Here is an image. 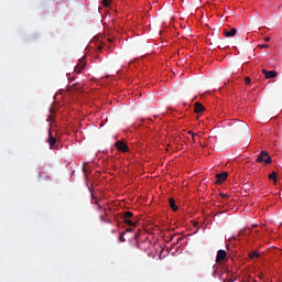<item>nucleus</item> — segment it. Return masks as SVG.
Listing matches in <instances>:
<instances>
[{"instance_id": "f257e3e1", "label": "nucleus", "mask_w": 282, "mask_h": 282, "mask_svg": "<svg viewBox=\"0 0 282 282\" xmlns=\"http://www.w3.org/2000/svg\"><path fill=\"white\" fill-rule=\"evenodd\" d=\"M122 219L123 223L127 224V226L135 227V218H133L132 212H124Z\"/></svg>"}, {"instance_id": "f03ea898", "label": "nucleus", "mask_w": 282, "mask_h": 282, "mask_svg": "<svg viewBox=\"0 0 282 282\" xmlns=\"http://www.w3.org/2000/svg\"><path fill=\"white\" fill-rule=\"evenodd\" d=\"M256 162L258 163L264 162V164H272V156L268 155V152L262 151L258 155Z\"/></svg>"}, {"instance_id": "7ed1b4c3", "label": "nucleus", "mask_w": 282, "mask_h": 282, "mask_svg": "<svg viewBox=\"0 0 282 282\" xmlns=\"http://www.w3.org/2000/svg\"><path fill=\"white\" fill-rule=\"evenodd\" d=\"M115 147L121 153H127V151H129V145H127V143H124V141H117L115 143Z\"/></svg>"}, {"instance_id": "20e7f679", "label": "nucleus", "mask_w": 282, "mask_h": 282, "mask_svg": "<svg viewBox=\"0 0 282 282\" xmlns=\"http://www.w3.org/2000/svg\"><path fill=\"white\" fill-rule=\"evenodd\" d=\"M226 180H228V173L223 172V173L216 175L215 184H224V182H226Z\"/></svg>"}, {"instance_id": "39448f33", "label": "nucleus", "mask_w": 282, "mask_h": 282, "mask_svg": "<svg viewBox=\"0 0 282 282\" xmlns=\"http://www.w3.org/2000/svg\"><path fill=\"white\" fill-rule=\"evenodd\" d=\"M226 257H228V253L226 252V250L224 249L218 250L216 256V263H221V261H224Z\"/></svg>"}, {"instance_id": "423d86ee", "label": "nucleus", "mask_w": 282, "mask_h": 282, "mask_svg": "<svg viewBox=\"0 0 282 282\" xmlns=\"http://www.w3.org/2000/svg\"><path fill=\"white\" fill-rule=\"evenodd\" d=\"M262 74H264V77L268 79L276 78V76H278V73L275 70L262 69Z\"/></svg>"}, {"instance_id": "0eeeda50", "label": "nucleus", "mask_w": 282, "mask_h": 282, "mask_svg": "<svg viewBox=\"0 0 282 282\" xmlns=\"http://www.w3.org/2000/svg\"><path fill=\"white\" fill-rule=\"evenodd\" d=\"M206 110V108L204 107V105H202V102L197 101L195 105H194V112L195 113H202Z\"/></svg>"}, {"instance_id": "6e6552de", "label": "nucleus", "mask_w": 282, "mask_h": 282, "mask_svg": "<svg viewBox=\"0 0 282 282\" xmlns=\"http://www.w3.org/2000/svg\"><path fill=\"white\" fill-rule=\"evenodd\" d=\"M223 34H224V36H226L227 39H230V37L237 35V29H231L230 31H228V30L225 29V30L223 31Z\"/></svg>"}, {"instance_id": "1a4fd4ad", "label": "nucleus", "mask_w": 282, "mask_h": 282, "mask_svg": "<svg viewBox=\"0 0 282 282\" xmlns=\"http://www.w3.org/2000/svg\"><path fill=\"white\" fill-rule=\"evenodd\" d=\"M85 67H87V64H85L84 62H79L76 66H75V72L76 74H83V70L85 69Z\"/></svg>"}, {"instance_id": "9d476101", "label": "nucleus", "mask_w": 282, "mask_h": 282, "mask_svg": "<svg viewBox=\"0 0 282 282\" xmlns=\"http://www.w3.org/2000/svg\"><path fill=\"white\" fill-rule=\"evenodd\" d=\"M47 142L51 147V149H53V147L56 145V138H54V135L52 134V130H48V139Z\"/></svg>"}, {"instance_id": "9b49d317", "label": "nucleus", "mask_w": 282, "mask_h": 282, "mask_svg": "<svg viewBox=\"0 0 282 282\" xmlns=\"http://www.w3.org/2000/svg\"><path fill=\"white\" fill-rule=\"evenodd\" d=\"M169 204H170V208H172V210L174 213H176V210H178L180 207H177V205H175V199L174 198H170Z\"/></svg>"}, {"instance_id": "f8f14e48", "label": "nucleus", "mask_w": 282, "mask_h": 282, "mask_svg": "<svg viewBox=\"0 0 282 282\" xmlns=\"http://www.w3.org/2000/svg\"><path fill=\"white\" fill-rule=\"evenodd\" d=\"M260 254L258 251H252L249 253V259H259Z\"/></svg>"}, {"instance_id": "ddd939ff", "label": "nucleus", "mask_w": 282, "mask_h": 282, "mask_svg": "<svg viewBox=\"0 0 282 282\" xmlns=\"http://www.w3.org/2000/svg\"><path fill=\"white\" fill-rule=\"evenodd\" d=\"M100 202H102V198H97V202L94 203L96 204L98 210H102V205H100Z\"/></svg>"}, {"instance_id": "4468645a", "label": "nucleus", "mask_w": 282, "mask_h": 282, "mask_svg": "<svg viewBox=\"0 0 282 282\" xmlns=\"http://www.w3.org/2000/svg\"><path fill=\"white\" fill-rule=\"evenodd\" d=\"M269 180H273L274 184H276V173L272 172L271 174H269Z\"/></svg>"}, {"instance_id": "2eb2a0df", "label": "nucleus", "mask_w": 282, "mask_h": 282, "mask_svg": "<svg viewBox=\"0 0 282 282\" xmlns=\"http://www.w3.org/2000/svg\"><path fill=\"white\" fill-rule=\"evenodd\" d=\"M102 6H105V8H109L111 6V0H102Z\"/></svg>"}, {"instance_id": "dca6fc26", "label": "nucleus", "mask_w": 282, "mask_h": 282, "mask_svg": "<svg viewBox=\"0 0 282 282\" xmlns=\"http://www.w3.org/2000/svg\"><path fill=\"white\" fill-rule=\"evenodd\" d=\"M243 235H250L252 232V229L250 228H245L243 231H241Z\"/></svg>"}, {"instance_id": "f3484780", "label": "nucleus", "mask_w": 282, "mask_h": 282, "mask_svg": "<svg viewBox=\"0 0 282 282\" xmlns=\"http://www.w3.org/2000/svg\"><path fill=\"white\" fill-rule=\"evenodd\" d=\"M119 241H120L121 243H123V241H126V240H124V232H123V234H120V236H119Z\"/></svg>"}, {"instance_id": "a211bd4d", "label": "nucleus", "mask_w": 282, "mask_h": 282, "mask_svg": "<svg viewBox=\"0 0 282 282\" xmlns=\"http://www.w3.org/2000/svg\"><path fill=\"white\" fill-rule=\"evenodd\" d=\"M91 199H95V202H98V199H100V198L97 197L96 194H91Z\"/></svg>"}, {"instance_id": "6ab92c4d", "label": "nucleus", "mask_w": 282, "mask_h": 282, "mask_svg": "<svg viewBox=\"0 0 282 282\" xmlns=\"http://www.w3.org/2000/svg\"><path fill=\"white\" fill-rule=\"evenodd\" d=\"M250 82H251L250 77H246L245 79L246 85H250Z\"/></svg>"}, {"instance_id": "aec40b11", "label": "nucleus", "mask_w": 282, "mask_h": 282, "mask_svg": "<svg viewBox=\"0 0 282 282\" xmlns=\"http://www.w3.org/2000/svg\"><path fill=\"white\" fill-rule=\"evenodd\" d=\"M269 41H270V37H268V36L264 37V42H265V43H269Z\"/></svg>"}, {"instance_id": "412c9836", "label": "nucleus", "mask_w": 282, "mask_h": 282, "mask_svg": "<svg viewBox=\"0 0 282 282\" xmlns=\"http://www.w3.org/2000/svg\"><path fill=\"white\" fill-rule=\"evenodd\" d=\"M265 47H268V44L261 45V48H262V50H265Z\"/></svg>"}, {"instance_id": "4be33fe9", "label": "nucleus", "mask_w": 282, "mask_h": 282, "mask_svg": "<svg viewBox=\"0 0 282 282\" xmlns=\"http://www.w3.org/2000/svg\"><path fill=\"white\" fill-rule=\"evenodd\" d=\"M132 231H133L132 228H128V229L126 230V232H132Z\"/></svg>"}, {"instance_id": "5701e85b", "label": "nucleus", "mask_w": 282, "mask_h": 282, "mask_svg": "<svg viewBox=\"0 0 282 282\" xmlns=\"http://www.w3.org/2000/svg\"><path fill=\"white\" fill-rule=\"evenodd\" d=\"M220 196L224 197V198L228 197L227 194H220Z\"/></svg>"}, {"instance_id": "b1692460", "label": "nucleus", "mask_w": 282, "mask_h": 282, "mask_svg": "<svg viewBox=\"0 0 282 282\" xmlns=\"http://www.w3.org/2000/svg\"><path fill=\"white\" fill-rule=\"evenodd\" d=\"M195 135H197V134H196L195 132H193V133H192V138H194V139H195Z\"/></svg>"}, {"instance_id": "393cba45", "label": "nucleus", "mask_w": 282, "mask_h": 282, "mask_svg": "<svg viewBox=\"0 0 282 282\" xmlns=\"http://www.w3.org/2000/svg\"><path fill=\"white\" fill-rule=\"evenodd\" d=\"M193 133H194L193 131H188V134H189V135H193Z\"/></svg>"}, {"instance_id": "a878e982", "label": "nucleus", "mask_w": 282, "mask_h": 282, "mask_svg": "<svg viewBox=\"0 0 282 282\" xmlns=\"http://www.w3.org/2000/svg\"><path fill=\"white\" fill-rule=\"evenodd\" d=\"M101 221H106V220H105V216H101Z\"/></svg>"}, {"instance_id": "bb28decb", "label": "nucleus", "mask_w": 282, "mask_h": 282, "mask_svg": "<svg viewBox=\"0 0 282 282\" xmlns=\"http://www.w3.org/2000/svg\"><path fill=\"white\" fill-rule=\"evenodd\" d=\"M98 50H102V46H98Z\"/></svg>"}, {"instance_id": "cd10ccee", "label": "nucleus", "mask_w": 282, "mask_h": 282, "mask_svg": "<svg viewBox=\"0 0 282 282\" xmlns=\"http://www.w3.org/2000/svg\"><path fill=\"white\" fill-rule=\"evenodd\" d=\"M48 120H52V116L48 117Z\"/></svg>"}, {"instance_id": "c85d7f7f", "label": "nucleus", "mask_w": 282, "mask_h": 282, "mask_svg": "<svg viewBox=\"0 0 282 282\" xmlns=\"http://www.w3.org/2000/svg\"><path fill=\"white\" fill-rule=\"evenodd\" d=\"M42 172H39V176L41 177Z\"/></svg>"}, {"instance_id": "c756f323", "label": "nucleus", "mask_w": 282, "mask_h": 282, "mask_svg": "<svg viewBox=\"0 0 282 282\" xmlns=\"http://www.w3.org/2000/svg\"><path fill=\"white\" fill-rule=\"evenodd\" d=\"M180 240H182V238H178L177 243L180 242Z\"/></svg>"}]
</instances>
